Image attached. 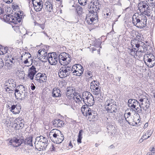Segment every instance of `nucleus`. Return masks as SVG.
I'll list each match as a JSON object with an SVG mask.
<instances>
[{
    "label": "nucleus",
    "instance_id": "obj_1",
    "mask_svg": "<svg viewBox=\"0 0 155 155\" xmlns=\"http://www.w3.org/2000/svg\"><path fill=\"white\" fill-rule=\"evenodd\" d=\"M147 18L142 13H135L132 17V22L137 27L141 28L144 27L147 24Z\"/></svg>",
    "mask_w": 155,
    "mask_h": 155
},
{
    "label": "nucleus",
    "instance_id": "obj_2",
    "mask_svg": "<svg viewBox=\"0 0 155 155\" xmlns=\"http://www.w3.org/2000/svg\"><path fill=\"white\" fill-rule=\"evenodd\" d=\"M104 109L108 113H115L117 110V106L116 102L112 99L106 100L104 104Z\"/></svg>",
    "mask_w": 155,
    "mask_h": 155
},
{
    "label": "nucleus",
    "instance_id": "obj_3",
    "mask_svg": "<svg viewBox=\"0 0 155 155\" xmlns=\"http://www.w3.org/2000/svg\"><path fill=\"white\" fill-rule=\"evenodd\" d=\"M15 91V97L21 100L27 98L28 94V93L25 90L24 87L22 85L17 86Z\"/></svg>",
    "mask_w": 155,
    "mask_h": 155
},
{
    "label": "nucleus",
    "instance_id": "obj_4",
    "mask_svg": "<svg viewBox=\"0 0 155 155\" xmlns=\"http://www.w3.org/2000/svg\"><path fill=\"white\" fill-rule=\"evenodd\" d=\"M50 137L51 140L52 137L54 139L55 141L54 142L57 144L61 143L64 140L63 135L61 132L56 129H53L50 132Z\"/></svg>",
    "mask_w": 155,
    "mask_h": 155
},
{
    "label": "nucleus",
    "instance_id": "obj_5",
    "mask_svg": "<svg viewBox=\"0 0 155 155\" xmlns=\"http://www.w3.org/2000/svg\"><path fill=\"white\" fill-rule=\"evenodd\" d=\"M138 10L142 13L147 16H150V14L151 9L145 1H140L138 5Z\"/></svg>",
    "mask_w": 155,
    "mask_h": 155
},
{
    "label": "nucleus",
    "instance_id": "obj_6",
    "mask_svg": "<svg viewBox=\"0 0 155 155\" xmlns=\"http://www.w3.org/2000/svg\"><path fill=\"white\" fill-rule=\"evenodd\" d=\"M83 101L86 105L89 106H92L94 103V99L92 95L89 92L85 91L82 94Z\"/></svg>",
    "mask_w": 155,
    "mask_h": 155
},
{
    "label": "nucleus",
    "instance_id": "obj_7",
    "mask_svg": "<svg viewBox=\"0 0 155 155\" xmlns=\"http://www.w3.org/2000/svg\"><path fill=\"white\" fill-rule=\"evenodd\" d=\"M73 71L71 67H69L67 65H64L59 70L58 74L59 77L61 78H64L68 76L71 72Z\"/></svg>",
    "mask_w": 155,
    "mask_h": 155
},
{
    "label": "nucleus",
    "instance_id": "obj_8",
    "mask_svg": "<svg viewBox=\"0 0 155 155\" xmlns=\"http://www.w3.org/2000/svg\"><path fill=\"white\" fill-rule=\"evenodd\" d=\"M59 62L61 65H68L71 61L70 55L65 52H63L58 56Z\"/></svg>",
    "mask_w": 155,
    "mask_h": 155
},
{
    "label": "nucleus",
    "instance_id": "obj_9",
    "mask_svg": "<svg viewBox=\"0 0 155 155\" xmlns=\"http://www.w3.org/2000/svg\"><path fill=\"white\" fill-rule=\"evenodd\" d=\"M124 117L125 120L129 124H130L131 122H134L136 124H137V123H139L140 121L139 119V115L138 114H136L134 119L132 118L131 116V113L130 112L127 113H125L124 114Z\"/></svg>",
    "mask_w": 155,
    "mask_h": 155
},
{
    "label": "nucleus",
    "instance_id": "obj_10",
    "mask_svg": "<svg viewBox=\"0 0 155 155\" xmlns=\"http://www.w3.org/2000/svg\"><path fill=\"white\" fill-rule=\"evenodd\" d=\"M150 55L146 54L144 56V60L145 63L146 64H147L148 66L150 68L152 67L155 65L154 57L152 54H151V55L150 58Z\"/></svg>",
    "mask_w": 155,
    "mask_h": 155
},
{
    "label": "nucleus",
    "instance_id": "obj_11",
    "mask_svg": "<svg viewBox=\"0 0 155 155\" xmlns=\"http://www.w3.org/2000/svg\"><path fill=\"white\" fill-rule=\"evenodd\" d=\"M58 57V55L55 52L49 53L46 59L51 64L55 65L57 63Z\"/></svg>",
    "mask_w": 155,
    "mask_h": 155
},
{
    "label": "nucleus",
    "instance_id": "obj_12",
    "mask_svg": "<svg viewBox=\"0 0 155 155\" xmlns=\"http://www.w3.org/2000/svg\"><path fill=\"white\" fill-rule=\"evenodd\" d=\"M72 69H74L73 72V74L78 76H81L83 72L84 69L82 66L79 64H78L75 65H74Z\"/></svg>",
    "mask_w": 155,
    "mask_h": 155
},
{
    "label": "nucleus",
    "instance_id": "obj_13",
    "mask_svg": "<svg viewBox=\"0 0 155 155\" xmlns=\"http://www.w3.org/2000/svg\"><path fill=\"white\" fill-rule=\"evenodd\" d=\"M148 99V98L147 97L144 95L139 100L142 102L141 104V107H142L144 109H145H145H147L150 106V102Z\"/></svg>",
    "mask_w": 155,
    "mask_h": 155
},
{
    "label": "nucleus",
    "instance_id": "obj_14",
    "mask_svg": "<svg viewBox=\"0 0 155 155\" xmlns=\"http://www.w3.org/2000/svg\"><path fill=\"white\" fill-rule=\"evenodd\" d=\"M87 105H83L81 108V111L83 115L86 117L89 116L91 114L92 112L91 109Z\"/></svg>",
    "mask_w": 155,
    "mask_h": 155
},
{
    "label": "nucleus",
    "instance_id": "obj_15",
    "mask_svg": "<svg viewBox=\"0 0 155 155\" xmlns=\"http://www.w3.org/2000/svg\"><path fill=\"white\" fill-rule=\"evenodd\" d=\"M101 7V5L98 2H95L92 5H91L89 9V12H95L97 13Z\"/></svg>",
    "mask_w": 155,
    "mask_h": 155
},
{
    "label": "nucleus",
    "instance_id": "obj_16",
    "mask_svg": "<svg viewBox=\"0 0 155 155\" xmlns=\"http://www.w3.org/2000/svg\"><path fill=\"white\" fill-rule=\"evenodd\" d=\"M136 102L134 103L132 106H131V109H135V111L137 112V114H142L141 107L140 104L138 101H135Z\"/></svg>",
    "mask_w": 155,
    "mask_h": 155
},
{
    "label": "nucleus",
    "instance_id": "obj_17",
    "mask_svg": "<svg viewBox=\"0 0 155 155\" xmlns=\"http://www.w3.org/2000/svg\"><path fill=\"white\" fill-rule=\"evenodd\" d=\"M37 72V71H36V68H35L34 66L32 65L28 70V77L30 78L31 80H33L34 79V76Z\"/></svg>",
    "mask_w": 155,
    "mask_h": 155
},
{
    "label": "nucleus",
    "instance_id": "obj_18",
    "mask_svg": "<svg viewBox=\"0 0 155 155\" xmlns=\"http://www.w3.org/2000/svg\"><path fill=\"white\" fill-rule=\"evenodd\" d=\"M143 44H140V45L137 47L138 49L136 51L137 52L138 56H140L141 53L145 52L147 50L146 45L143 42Z\"/></svg>",
    "mask_w": 155,
    "mask_h": 155
},
{
    "label": "nucleus",
    "instance_id": "obj_19",
    "mask_svg": "<svg viewBox=\"0 0 155 155\" xmlns=\"http://www.w3.org/2000/svg\"><path fill=\"white\" fill-rule=\"evenodd\" d=\"M15 128L17 129H19L24 126L23 120L21 117L17 118L15 120Z\"/></svg>",
    "mask_w": 155,
    "mask_h": 155
},
{
    "label": "nucleus",
    "instance_id": "obj_20",
    "mask_svg": "<svg viewBox=\"0 0 155 155\" xmlns=\"http://www.w3.org/2000/svg\"><path fill=\"white\" fill-rule=\"evenodd\" d=\"M37 57L41 59H46L48 55H47L46 50L45 49L39 50L38 51V54H37Z\"/></svg>",
    "mask_w": 155,
    "mask_h": 155
},
{
    "label": "nucleus",
    "instance_id": "obj_21",
    "mask_svg": "<svg viewBox=\"0 0 155 155\" xmlns=\"http://www.w3.org/2000/svg\"><path fill=\"white\" fill-rule=\"evenodd\" d=\"M32 140V137H30L26 138L25 140L21 139L19 141H20L21 144H24V145H33Z\"/></svg>",
    "mask_w": 155,
    "mask_h": 155
},
{
    "label": "nucleus",
    "instance_id": "obj_22",
    "mask_svg": "<svg viewBox=\"0 0 155 155\" xmlns=\"http://www.w3.org/2000/svg\"><path fill=\"white\" fill-rule=\"evenodd\" d=\"M35 141L34 143L35 145L37 141H38V143H37V144L41 145L43 144H45L47 143V142H48V140L46 139L43 136H40V137H37L35 139Z\"/></svg>",
    "mask_w": 155,
    "mask_h": 155
},
{
    "label": "nucleus",
    "instance_id": "obj_23",
    "mask_svg": "<svg viewBox=\"0 0 155 155\" xmlns=\"http://www.w3.org/2000/svg\"><path fill=\"white\" fill-rule=\"evenodd\" d=\"M44 10L45 11L51 12H53V5L49 2H46L44 5Z\"/></svg>",
    "mask_w": 155,
    "mask_h": 155
},
{
    "label": "nucleus",
    "instance_id": "obj_24",
    "mask_svg": "<svg viewBox=\"0 0 155 155\" xmlns=\"http://www.w3.org/2000/svg\"><path fill=\"white\" fill-rule=\"evenodd\" d=\"M95 17V18H93L89 16L87 17L85 21L87 24L93 25L97 22V18L96 16Z\"/></svg>",
    "mask_w": 155,
    "mask_h": 155
},
{
    "label": "nucleus",
    "instance_id": "obj_25",
    "mask_svg": "<svg viewBox=\"0 0 155 155\" xmlns=\"http://www.w3.org/2000/svg\"><path fill=\"white\" fill-rule=\"evenodd\" d=\"M53 124L55 127H61L64 126V122L63 121L58 119L54 120L53 122Z\"/></svg>",
    "mask_w": 155,
    "mask_h": 155
},
{
    "label": "nucleus",
    "instance_id": "obj_26",
    "mask_svg": "<svg viewBox=\"0 0 155 155\" xmlns=\"http://www.w3.org/2000/svg\"><path fill=\"white\" fill-rule=\"evenodd\" d=\"M74 92L75 91H74L72 87H68L66 93V96L69 98H71L74 94Z\"/></svg>",
    "mask_w": 155,
    "mask_h": 155
},
{
    "label": "nucleus",
    "instance_id": "obj_27",
    "mask_svg": "<svg viewBox=\"0 0 155 155\" xmlns=\"http://www.w3.org/2000/svg\"><path fill=\"white\" fill-rule=\"evenodd\" d=\"M20 140H18L17 138L14 137L11 139L9 141V145H14L16 144H18V145H21V144L19 141Z\"/></svg>",
    "mask_w": 155,
    "mask_h": 155
},
{
    "label": "nucleus",
    "instance_id": "obj_28",
    "mask_svg": "<svg viewBox=\"0 0 155 155\" xmlns=\"http://www.w3.org/2000/svg\"><path fill=\"white\" fill-rule=\"evenodd\" d=\"M131 45L132 48L136 47V48L140 45V44H143V42L137 40L136 38H134L131 40Z\"/></svg>",
    "mask_w": 155,
    "mask_h": 155
},
{
    "label": "nucleus",
    "instance_id": "obj_29",
    "mask_svg": "<svg viewBox=\"0 0 155 155\" xmlns=\"http://www.w3.org/2000/svg\"><path fill=\"white\" fill-rule=\"evenodd\" d=\"M74 95L73 97V99L77 103H80L81 102L82 98L81 96L78 93H77L75 92H74Z\"/></svg>",
    "mask_w": 155,
    "mask_h": 155
},
{
    "label": "nucleus",
    "instance_id": "obj_30",
    "mask_svg": "<svg viewBox=\"0 0 155 155\" xmlns=\"http://www.w3.org/2000/svg\"><path fill=\"white\" fill-rule=\"evenodd\" d=\"M60 91L58 88H54L53 89L52 96L53 97H58L61 96Z\"/></svg>",
    "mask_w": 155,
    "mask_h": 155
},
{
    "label": "nucleus",
    "instance_id": "obj_31",
    "mask_svg": "<svg viewBox=\"0 0 155 155\" xmlns=\"http://www.w3.org/2000/svg\"><path fill=\"white\" fill-rule=\"evenodd\" d=\"M95 92V93L94 94V95H95V97L96 99H97L98 101H100V100H102L103 99V94L102 92L101 91Z\"/></svg>",
    "mask_w": 155,
    "mask_h": 155
},
{
    "label": "nucleus",
    "instance_id": "obj_32",
    "mask_svg": "<svg viewBox=\"0 0 155 155\" xmlns=\"http://www.w3.org/2000/svg\"><path fill=\"white\" fill-rule=\"evenodd\" d=\"M152 133V132L151 130H148L142 136V139L144 140L147 139L151 136Z\"/></svg>",
    "mask_w": 155,
    "mask_h": 155
},
{
    "label": "nucleus",
    "instance_id": "obj_33",
    "mask_svg": "<svg viewBox=\"0 0 155 155\" xmlns=\"http://www.w3.org/2000/svg\"><path fill=\"white\" fill-rule=\"evenodd\" d=\"M127 48L128 52L130 53V54H131L132 56H138V54H137V51H135V48Z\"/></svg>",
    "mask_w": 155,
    "mask_h": 155
},
{
    "label": "nucleus",
    "instance_id": "obj_34",
    "mask_svg": "<svg viewBox=\"0 0 155 155\" xmlns=\"http://www.w3.org/2000/svg\"><path fill=\"white\" fill-rule=\"evenodd\" d=\"M96 116L97 113H95L94 112H93V110H92L91 114L89 115L88 116V118L90 121H94L97 120V118L96 117Z\"/></svg>",
    "mask_w": 155,
    "mask_h": 155
},
{
    "label": "nucleus",
    "instance_id": "obj_35",
    "mask_svg": "<svg viewBox=\"0 0 155 155\" xmlns=\"http://www.w3.org/2000/svg\"><path fill=\"white\" fill-rule=\"evenodd\" d=\"M34 7L35 10L36 12H39L41 10L43 7V5L40 4L39 5H38V4L35 3V4L33 5Z\"/></svg>",
    "mask_w": 155,
    "mask_h": 155
},
{
    "label": "nucleus",
    "instance_id": "obj_36",
    "mask_svg": "<svg viewBox=\"0 0 155 155\" xmlns=\"http://www.w3.org/2000/svg\"><path fill=\"white\" fill-rule=\"evenodd\" d=\"M8 51L7 47H2L1 48H0V54L1 55L5 54L8 52Z\"/></svg>",
    "mask_w": 155,
    "mask_h": 155
},
{
    "label": "nucleus",
    "instance_id": "obj_37",
    "mask_svg": "<svg viewBox=\"0 0 155 155\" xmlns=\"http://www.w3.org/2000/svg\"><path fill=\"white\" fill-rule=\"evenodd\" d=\"M12 15H4V18L6 22H10L12 21Z\"/></svg>",
    "mask_w": 155,
    "mask_h": 155
},
{
    "label": "nucleus",
    "instance_id": "obj_38",
    "mask_svg": "<svg viewBox=\"0 0 155 155\" xmlns=\"http://www.w3.org/2000/svg\"><path fill=\"white\" fill-rule=\"evenodd\" d=\"M16 107V105H13L11 107V109L10 110L11 111L15 114H18L20 112V111L19 110H17L16 111L15 110V108Z\"/></svg>",
    "mask_w": 155,
    "mask_h": 155
},
{
    "label": "nucleus",
    "instance_id": "obj_39",
    "mask_svg": "<svg viewBox=\"0 0 155 155\" xmlns=\"http://www.w3.org/2000/svg\"><path fill=\"white\" fill-rule=\"evenodd\" d=\"M147 3L150 7H154L155 5V0H148L146 1Z\"/></svg>",
    "mask_w": 155,
    "mask_h": 155
},
{
    "label": "nucleus",
    "instance_id": "obj_40",
    "mask_svg": "<svg viewBox=\"0 0 155 155\" xmlns=\"http://www.w3.org/2000/svg\"><path fill=\"white\" fill-rule=\"evenodd\" d=\"M90 12V14L88 16L89 17H92L93 18H95V16L96 18H97V21H98V18L97 17V13L95 12Z\"/></svg>",
    "mask_w": 155,
    "mask_h": 155
},
{
    "label": "nucleus",
    "instance_id": "obj_41",
    "mask_svg": "<svg viewBox=\"0 0 155 155\" xmlns=\"http://www.w3.org/2000/svg\"><path fill=\"white\" fill-rule=\"evenodd\" d=\"M137 100L132 99H130L128 100V105L129 107L131 108V106H132L134 103L136 102L135 101Z\"/></svg>",
    "mask_w": 155,
    "mask_h": 155
},
{
    "label": "nucleus",
    "instance_id": "obj_42",
    "mask_svg": "<svg viewBox=\"0 0 155 155\" xmlns=\"http://www.w3.org/2000/svg\"><path fill=\"white\" fill-rule=\"evenodd\" d=\"M97 84H99L97 81L94 80L91 82L90 84V88L91 90L92 89V87L93 86H94V87H95V88L96 87H97L99 86L98 85H97Z\"/></svg>",
    "mask_w": 155,
    "mask_h": 155
},
{
    "label": "nucleus",
    "instance_id": "obj_43",
    "mask_svg": "<svg viewBox=\"0 0 155 155\" xmlns=\"http://www.w3.org/2000/svg\"><path fill=\"white\" fill-rule=\"evenodd\" d=\"M18 19H19V18L18 17H15L12 15V21H11V22L15 24H17V22H20L21 21H18Z\"/></svg>",
    "mask_w": 155,
    "mask_h": 155
},
{
    "label": "nucleus",
    "instance_id": "obj_44",
    "mask_svg": "<svg viewBox=\"0 0 155 155\" xmlns=\"http://www.w3.org/2000/svg\"><path fill=\"white\" fill-rule=\"evenodd\" d=\"M23 15V12L21 11H20L18 12V13H16V15H15V16H17L19 18V19H18V21H21V19Z\"/></svg>",
    "mask_w": 155,
    "mask_h": 155
},
{
    "label": "nucleus",
    "instance_id": "obj_45",
    "mask_svg": "<svg viewBox=\"0 0 155 155\" xmlns=\"http://www.w3.org/2000/svg\"><path fill=\"white\" fill-rule=\"evenodd\" d=\"M40 76L41 83L45 81L47 79V76L45 74L41 73V75H40Z\"/></svg>",
    "mask_w": 155,
    "mask_h": 155
},
{
    "label": "nucleus",
    "instance_id": "obj_46",
    "mask_svg": "<svg viewBox=\"0 0 155 155\" xmlns=\"http://www.w3.org/2000/svg\"><path fill=\"white\" fill-rule=\"evenodd\" d=\"M76 10L79 15L81 14L83 11V9L80 6H78L76 8Z\"/></svg>",
    "mask_w": 155,
    "mask_h": 155
},
{
    "label": "nucleus",
    "instance_id": "obj_47",
    "mask_svg": "<svg viewBox=\"0 0 155 155\" xmlns=\"http://www.w3.org/2000/svg\"><path fill=\"white\" fill-rule=\"evenodd\" d=\"M92 88V89L91 91L93 92V94L95 93V92H97L101 91L100 89L99 88V86L97 87H96L95 88V87H94V86H93Z\"/></svg>",
    "mask_w": 155,
    "mask_h": 155
},
{
    "label": "nucleus",
    "instance_id": "obj_48",
    "mask_svg": "<svg viewBox=\"0 0 155 155\" xmlns=\"http://www.w3.org/2000/svg\"><path fill=\"white\" fill-rule=\"evenodd\" d=\"M40 75H41V73H38L36 74L35 78V80L37 82L41 83Z\"/></svg>",
    "mask_w": 155,
    "mask_h": 155
},
{
    "label": "nucleus",
    "instance_id": "obj_49",
    "mask_svg": "<svg viewBox=\"0 0 155 155\" xmlns=\"http://www.w3.org/2000/svg\"><path fill=\"white\" fill-rule=\"evenodd\" d=\"M82 130H81L79 131L78 135V138L77 140V141L78 143H81V140L82 138V134H81Z\"/></svg>",
    "mask_w": 155,
    "mask_h": 155
},
{
    "label": "nucleus",
    "instance_id": "obj_50",
    "mask_svg": "<svg viewBox=\"0 0 155 155\" xmlns=\"http://www.w3.org/2000/svg\"><path fill=\"white\" fill-rule=\"evenodd\" d=\"M32 3H33V5L35 4V3L37 4H38V5H39L40 4H41V5H43V2L41 0H33L32 1Z\"/></svg>",
    "mask_w": 155,
    "mask_h": 155
},
{
    "label": "nucleus",
    "instance_id": "obj_51",
    "mask_svg": "<svg viewBox=\"0 0 155 155\" xmlns=\"http://www.w3.org/2000/svg\"><path fill=\"white\" fill-rule=\"evenodd\" d=\"M115 127L111 124H109L107 126V129L108 130L113 131V130H114Z\"/></svg>",
    "mask_w": 155,
    "mask_h": 155
},
{
    "label": "nucleus",
    "instance_id": "obj_52",
    "mask_svg": "<svg viewBox=\"0 0 155 155\" xmlns=\"http://www.w3.org/2000/svg\"><path fill=\"white\" fill-rule=\"evenodd\" d=\"M87 0H78V2L80 4L84 6L86 5Z\"/></svg>",
    "mask_w": 155,
    "mask_h": 155
},
{
    "label": "nucleus",
    "instance_id": "obj_53",
    "mask_svg": "<svg viewBox=\"0 0 155 155\" xmlns=\"http://www.w3.org/2000/svg\"><path fill=\"white\" fill-rule=\"evenodd\" d=\"M86 74L89 78H91L93 76L92 72L89 71H87L86 72Z\"/></svg>",
    "mask_w": 155,
    "mask_h": 155
},
{
    "label": "nucleus",
    "instance_id": "obj_54",
    "mask_svg": "<svg viewBox=\"0 0 155 155\" xmlns=\"http://www.w3.org/2000/svg\"><path fill=\"white\" fill-rule=\"evenodd\" d=\"M24 56L25 57L28 56V58H30V57H31L30 54L28 53V52H25V54H21V57H23V56Z\"/></svg>",
    "mask_w": 155,
    "mask_h": 155
},
{
    "label": "nucleus",
    "instance_id": "obj_55",
    "mask_svg": "<svg viewBox=\"0 0 155 155\" xmlns=\"http://www.w3.org/2000/svg\"><path fill=\"white\" fill-rule=\"evenodd\" d=\"M4 65V62L2 59L0 58V69L2 68Z\"/></svg>",
    "mask_w": 155,
    "mask_h": 155
},
{
    "label": "nucleus",
    "instance_id": "obj_56",
    "mask_svg": "<svg viewBox=\"0 0 155 155\" xmlns=\"http://www.w3.org/2000/svg\"><path fill=\"white\" fill-rule=\"evenodd\" d=\"M149 149L152 153H155V146H153L152 148H150Z\"/></svg>",
    "mask_w": 155,
    "mask_h": 155
},
{
    "label": "nucleus",
    "instance_id": "obj_57",
    "mask_svg": "<svg viewBox=\"0 0 155 155\" xmlns=\"http://www.w3.org/2000/svg\"><path fill=\"white\" fill-rule=\"evenodd\" d=\"M45 22H44V23L41 24H39L38 26L41 28L42 29H44L45 28Z\"/></svg>",
    "mask_w": 155,
    "mask_h": 155
},
{
    "label": "nucleus",
    "instance_id": "obj_58",
    "mask_svg": "<svg viewBox=\"0 0 155 155\" xmlns=\"http://www.w3.org/2000/svg\"><path fill=\"white\" fill-rule=\"evenodd\" d=\"M134 38H136V39H137V40L140 41L141 39V36L140 35V34L137 33V34L136 35V37Z\"/></svg>",
    "mask_w": 155,
    "mask_h": 155
},
{
    "label": "nucleus",
    "instance_id": "obj_59",
    "mask_svg": "<svg viewBox=\"0 0 155 155\" xmlns=\"http://www.w3.org/2000/svg\"><path fill=\"white\" fill-rule=\"evenodd\" d=\"M47 146H41V147L39 148L40 150H39L41 151V149H42V150H45V148H46Z\"/></svg>",
    "mask_w": 155,
    "mask_h": 155
},
{
    "label": "nucleus",
    "instance_id": "obj_60",
    "mask_svg": "<svg viewBox=\"0 0 155 155\" xmlns=\"http://www.w3.org/2000/svg\"><path fill=\"white\" fill-rule=\"evenodd\" d=\"M30 87L32 90H34L35 88V86L32 83L31 84Z\"/></svg>",
    "mask_w": 155,
    "mask_h": 155
},
{
    "label": "nucleus",
    "instance_id": "obj_61",
    "mask_svg": "<svg viewBox=\"0 0 155 155\" xmlns=\"http://www.w3.org/2000/svg\"><path fill=\"white\" fill-rule=\"evenodd\" d=\"M51 151H57L55 150V147H54V146H52V148H50Z\"/></svg>",
    "mask_w": 155,
    "mask_h": 155
},
{
    "label": "nucleus",
    "instance_id": "obj_62",
    "mask_svg": "<svg viewBox=\"0 0 155 155\" xmlns=\"http://www.w3.org/2000/svg\"><path fill=\"white\" fill-rule=\"evenodd\" d=\"M10 87H8L5 85V89L6 91H10V90H11V88Z\"/></svg>",
    "mask_w": 155,
    "mask_h": 155
},
{
    "label": "nucleus",
    "instance_id": "obj_63",
    "mask_svg": "<svg viewBox=\"0 0 155 155\" xmlns=\"http://www.w3.org/2000/svg\"><path fill=\"white\" fill-rule=\"evenodd\" d=\"M20 146H12V148L13 150H16V149L18 150V148H19Z\"/></svg>",
    "mask_w": 155,
    "mask_h": 155
},
{
    "label": "nucleus",
    "instance_id": "obj_64",
    "mask_svg": "<svg viewBox=\"0 0 155 155\" xmlns=\"http://www.w3.org/2000/svg\"><path fill=\"white\" fill-rule=\"evenodd\" d=\"M10 62L9 63V64L12 65V64H14L15 62V60H12L11 59H9Z\"/></svg>",
    "mask_w": 155,
    "mask_h": 155
}]
</instances>
